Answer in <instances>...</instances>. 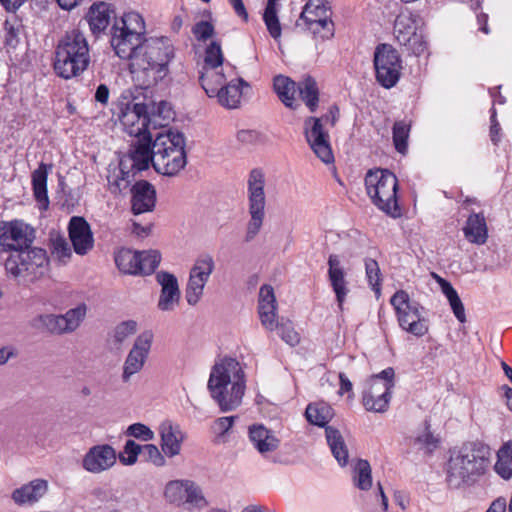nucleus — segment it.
<instances>
[{
  "instance_id": "nucleus-43",
  "label": "nucleus",
  "mask_w": 512,
  "mask_h": 512,
  "mask_svg": "<svg viewBox=\"0 0 512 512\" xmlns=\"http://www.w3.org/2000/svg\"><path fill=\"white\" fill-rule=\"evenodd\" d=\"M139 260V275H151L160 264L161 254L157 250L142 251Z\"/></svg>"
},
{
  "instance_id": "nucleus-29",
  "label": "nucleus",
  "mask_w": 512,
  "mask_h": 512,
  "mask_svg": "<svg viewBox=\"0 0 512 512\" xmlns=\"http://www.w3.org/2000/svg\"><path fill=\"white\" fill-rule=\"evenodd\" d=\"M463 233L469 242L477 245L485 244L488 239V228L484 214L472 212L467 218Z\"/></svg>"
},
{
  "instance_id": "nucleus-5",
  "label": "nucleus",
  "mask_w": 512,
  "mask_h": 512,
  "mask_svg": "<svg viewBox=\"0 0 512 512\" xmlns=\"http://www.w3.org/2000/svg\"><path fill=\"white\" fill-rule=\"evenodd\" d=\"M110 34L111 46L120 59L131 63L139 60L146 38L144 21L138 13L131 12L115 19Z\"/></svg>"
},
{
  "instance_id": "nucleus-22",
  "label": "nucleus",
  "mask_w": 512,
  "mask_h": 512,
  "mask_svg": "<svg viewBox=\"0 0 512 512\" xmlns=\"http://www.w3.org/2000/svg\"><path fill=\"white\" fill-rule=\"evenodd\" d=\"M69 239L78 255H86L94 246V237L90 224L82 216L71 217L68 224Z\"/></svg>"
},
{
  "instance_id": "nucleus-51",
  "label": "nucleus",
  "mask_w": 512,
  "mask_h": 512,
  "mask_svg": "<svg viewBox=\"0 0 512 512\" xmlns=\"http://www.w3.org/2000/svg\"><path fill=\"white\" fill-rule=\"evenodd\" d=\"M40 321L46 327V329L52 334L60 335L64 333H69L67 327L65 326V321L62 314L41 315Z\"/></svg>"
},
{
  "instance_id": "nucleus-37",
  "label": "nucleus",
  "mask_w": 512,
  "mask_h": 512,
  "mask_svg": "<svg viewBox=\"0 0 512 512\" xmlns=\"http://www.w3.org/2000/svg\"><path fill=\"white\" fill-rule=\"evenodd\" d=\"M138 172L139 171L131 168V164L127 162V159L121 158L119 162V175L114 181L108 178L111 192L121 193L123 190L127 189Z\"/></svg>"
},
{
  "instance_id": "nucleus-1",
  "label": "nucleus",
  "mask_w": 512,
  "mask_h": 512,
  "mask_svg": "<svg viewBox=\"0 0 512 512\" xmlns=\"http://www.w3.org/2000/svg\"><path fill=\"white\" fill-rule=\"evenodd\" d=\"M245 383V373L240 363L226 357L212 367L207 387L220 411L229 412L241 404Z\"/></svg>"
},
{
  "instance_id": "nucleus-23",
  "label": "nucleus",
  "mask_w": 512,
  "mask_h": 512,
  "mask_svg": "<svg viewBox=\"0 0 512 512\" xmlns=\"http://www.w3.org/2000/svg\"><path fill=\"white\" fill-rule=\"evenodd\" d=\"M239 85L230 82L225 86L220 88L217 87H209L206 84V77L204 74L199 76V83L201 87L204 89L205 93L209 97H218L219 103L229 109L237 108L240 104L242 98V90L240 85L249 86V84L242 78L238 79Z\"/></svg>"
},
{
  "instance_id": "nucleus-10",
  "label": "nucleus",
  "mask_w": 512,
  "mask_h": 512,
  "mask_svg": "<svg viewBox=\"0 0 512 512\" xmlns=\"http://www.w3.org/2000/svg\"><path fill=\"white\" fill-rule=\"evenodd\" d=\"M331 16V7L327 0H308L296 21V26L308 30L315 38L328 40L335 32Z\"/></svg>"
},
{
  "instance_id": "nucleus-60",
  "label": "nucleus",
  "mask_w": 512,
  "mask_h": 512,
  "mask_svg": "<svg viewBox=\"0 0 512 512\" xmlns=\"http://www.w3.org/2000/svg\"><path fill=\"white\" fill-rule=\"evenodd\" d=\"M236 419H238V416L219 417L213 422L211 429L217 437H223L233 426Z\"/></svg>"
},
{
  "instance_id": "nucleus-40",
  "label": "nucleus",
  "mask_w": 512,
  "mask_h": 512,
  "mask_svg": "<svg viewBox=\"0 0 512 512\" xmlns=\"http://www.w3.org/2000/svg\"><path fill=\"white\" fill-rule=\"evenodd\" d=\"M174 114L169 102L165 100H161L158 103L150 101L151 126H153L154 129H156L157 126H165L166 124L164 122L173 119Z\"/></svg>"
},
{
  "instance_id": "nucleus-28",
  "label": "nucleus",
  "mask_w": 512,
  "mask_h": 512,
  "mask_svg": "<svg viewBox=\"0 0 512 512\" xmlns=\"http://www.w3.org/2000/svg\"><path fill=\"white\" fill-rule=\"evenodd\" d=\"M248 432L250 441L260 454L273 452L279 447L280 440L262 424L251 425Z\"/></svg>"
},
{
  "instance_id": "nucleus-63",
  "label": "nucleus",
  "mask_w": 512,
  "mask_h": 512,
  "mask_svg": "<svg viewBox=\"0 0 512 512\" xmlns=\"http://www.w3.org/2000/svg\"><path fill=\"white\" fill-rule=\"evenodd\" d=\"M434 277L437 280V283L440 285L441 291L446 296L449 303L459 297L457 291L453 288L449 281L438 275H434Z\"/></svg>"
},
{
  "instance_id": "nucleus-53",
  "label": "nucleus",
  "mask_w": 512,
  "mask_h": 512,
  "mask_svg": "<svg viewBox=\"0 0 512 512\" xmlns=\"http://www.w3.org/2000/svg\"><path fill=\"white\" fill-rule=\"evenodd\" d=\"M206 283L189 278L185 289L186 301L189 305L195 306L203 295Z\"/></svg>"
},
{
  "instance_id": "nucleus-56",
  "label": "nucleus",
  "mask_w": 512,
  "mask_h": 512,
  "mask_svg": "<svg viewBox=\"0 0 512 512\" xmlns=\"http://www.w3.org/2000/svg\"><path fill=\"white\" fill-rule=\"evenodd\" d=\"M276 329H278L281 339L290 346H295L300 342V336L295 331L291 321L278 322Z\"/></svg>"
},
{
  "instance_id": "nucleus-24",
  "label": "nucleus",
  "mask_w": 512,
  "mask_h": 512,
  "mask_svg": "<svg viewBox=\"0 0 512 512\" xmlns=\"http://www.w3.org/2000/svg\"><path fill=\"white\" fill-rule=\"evenodd\" d=\"M131 211L134 215L152 212L156 206L155 187L147 180L136 181L130 188Z\"/></svg>"
},
{
  "instance_id": "nucleus-14",
  "label": "nucleus",
  "mask_w": 512,
  "mask_h": 512,
  "mask_svg": "<svg viewBox=\"0 0 512 512\" xmlns=\"http://www.w3.org/2000/svg\"><path fill=\"white\" fill-rule=\"evenodd\" d=\"M165 498L173 504L187 510L203 509L208 506L201 487L189 479L172 480L167 483L164 491Z\"/></svg>"
},
{
  "instance_id": "nucleus-2",
  "label": "nucleus",
  "mask_w": 512,
  "mask_h": 512,
  "mask_svg": "<svg viewBox=\"0 0 512 512\" xmlns=\"http://www.w3.org/2000/svg\"><path fill=\"white\" fill-rule=\"evenodd\" d=\"M489 456V448L478 442L465 443L452 451L446 464L447 486L456 490L474 484L485 473Z\"/></svg>"
},
{
  "instance_id": "nucleus-57",
  "label": "nucleus",
  "mask_w": 512,
  "mask_h": 512,
  "mask_svg": "<svg viewBox=\"0 0 512 512\" xmlns=\"http://www.w3.org/2000/svg\"><path fill=\"white\" fill-rule=\"evenodd\" d=\"M263 20L272 38L281 36V25L277 16V10H264Z\"/></svg>"
},
{
  "instance_id": "nucleus-47",
  "label": "nucleus",
  "mask_w": 512,
  "mask_h": 512,
  "mask_svg": "<svg viewBox=\"0 0 512 512\" xmlns=\"http://www.w3.org/2000/svg\"><path fill=\"white\" fill-rule=\"evenodd\" d=\"M439 444V439L430 431V424L425 421V430L414 439V445L426 453H432Z\"/></svg>"
},
{
  "instance_id": "nucleus-8",
  "label": "nucleus",
  "mask_w": 512,
  "mask_h": 512,
  "mask_svg": "<svg viewBox=\"0 0 512 512\" xmlns=\"http://www.w3.org/2000/svg\"><path fill=\"white\" fill-rule=\"evenodd\" d=\"M365 187L372 203L387 215L400 216L397 201L398 180L388 169L369 170L365 176Z\"/></svg>"
},
{
  "instance_id": "nucleus-26",
  "label": "nucleus",
  "mask_w": 512,
  "mask_h": 512,
  "mask_svg": "<svg viewBox=\"0 0 512 512\" xmlns=\"http://www.w3.org/2000/svg\"><path fill=\"white\" fill-rule=\"evenodd\" d=\"M112 17L115 18L112 5L103 1L93 3L86 15L90 30L95 36L108 27Z\"/></svg>"
},
{
  "instance_id": "nucleus-52",
  "label": "nucleus",
  "mask_w": 512,
  "mask_h": 512,
  "mask_svg": "<svg viewBox=\"0 0 512 512\" xmlns=\"http://www.w3.org/2000/svg\"><path fill=\"white\" fill-rule=\"evenodd\" d=\"M142 452V446L134 440H127L123 452L119 454V460L123 465L131 466L137 462L138 455Z\"/></svg>"
},
{
  "instance_id": "nucleus-33",
  "label": "nucleus",
  "mask_w": 512,
  "mask_h": 512,
  "mask_svg": "<svg viewBox=\"0 0 512 512\" xmlns=\"http://www.w3.org/2000/svg\"><path fill=\"white\" fill-rule=\"evenodd\" d=\"M325 434L331 452L339 465H347L349 457L348 449L340 431L337 428L328 426L325 428Z\"/></svg>"
},
{
  "instance_id": "nucleus-16",
  "label": "nucleus",
  "mask_w": 512,
  "mask_h": 512,
  "mask_svg": "<svg viewBox=\"0 0 512 512\" xmlns=\"http://www.w3.org/2000/svg\"><path fill=\"white\" fill-rule=\"evenodd\" d=\"M36 238L35 229L23 220L0 222V252H16L17 249L29 248Z\"/></svg>"
},
{
  "instance_id": "nucleus-38",
  "label": "nucleus",
  "mask_w": 512,
  "mask_h": 512,
  "mask_svg": "<svg viewBox=\"0 0 512 512\" xmlns=\"http://www.w3.org/2000/svg\"><path fill=\"white\" fill-rule=\"evenodd\" d=\"M417 28L411 16L399 15L394 22V34L400 45H406L414 35Z\"/></svg>"
},
{
  "instance_id": "nucleus-12",
  "label": "nucleus",
  "mask_w": 512,
  "mask_h": 512,
  "mask_svg": "<svg viewBox=\"0 0 512 512\" xmlns=\"http://www.w3.org/2000/svg\"><path fill=\"white\" fill-rule=\"evenodd\" d=\"M394 378L395 371L392 367L373 374L369 378L368 388L363 391L362 395V404L367 411L376 413L387 411L395 386Z\"/></svg>"
},
{
  "instance_id": "nucleus-21",
  "label": "nucleus",
  "mask_w": 512,
  "mask_h": 512,
  "mask_svg": "<svg viewBox=\"0 0 512 512\" xmlns=\"http://www.w3.org/2000/svg\"><path fill=\"white\" fill-rule=\"evenodd\" d=\"M116 459V451L111 445H95L84 455L82 466L90 473H101L114 466Z\"/></svg>"
},
{
  "instance_id": "nucleus-36",
  "label": "nucleus",
  "mask_w": 512,
  "mask_h": 512,
  "mask_svg": "<svg viewBox=\"0 0 512 512\" xmlns=\"http://www.w3.org/2000/svg\"><path fill=\"white\" fill-rule=\"evenodd\" d=\"M305 416L309 423L326 428L333 417V411L326 403H310L306 408Z\"/></svg>"
},
{
  "instance_id": "nucleus-31",
  "label": "nucleus",
  "mask_w": 512,
  "mask_h": 512,
  "mask_svg": "<svg viewBox=\"0 0 512 512\" xmlns=\"http://www.w3.org/2000/svg\"><path fill=\"white\" fill-rule=\"evenodd\" d=\"M52 169L51 164L41 162L37 169L32 172V189L36 201L40 204V209L47 210L49 207V198L47 191L48 172Z\"/></svg>"
},
{
  "instance_id": "nucleus-15",
  "label": "nucleus",
  "mask_w": 512,
  "mask_h": 512,
  "mask_svg": "<svg viewBox=\"0 0 512 512\" xmlns=\"http://www.w3.org/2000/svg\"><path fill=\"white\" fill-rule=\"evenodd\" d=\"M130 96H121L119 101V119L130 135L141 136L143 133H150L151 115L150 102L140 103L129 100Z\"/></svg>"
},
{
  "instance_id": "nucleus-3",
  "label": "nucleus",
  "mask_w": 512,
  "mask_h": 512,
  "mask_svg": "<svg viewBox=\"0 0 512 512\" xmlns=\"http://www.w3.org/2000/svg\"><path fill=\"white\" fill-rule=\"evenodd\" d=\"M90 62V49L84 34L79 29L66 32L55 47V74L65 80L78 77L88 69Z\"/></svg>"
},
{
  "instance_id": "nucleus-17",
  "label": "nucleus",
  "mask_w": 512,
  "mask_h": 512,
  "mask_svg": "<svg viewBox=\"0 0 512 512\" xmlns=\"http://www.w3.org/2000/svg\"><path fill=\"white\" fill-rule=\"evenodd\" d=\"M322 118L307 117L304 120V136L315 155L325 164L334 162L329 134L324 129Z\"/></svg>"
},
{
  "instance_id": "nucleus-41",
  "label": "nucleus",
  "mask_w": 512,
  "mask_h": 512,
  "mask_svg": "<svg viewBox=\"0 0 512 512\" xmlns=\"http://www.w3.org/2000/svg\"><path fill=\"white\" fill-rule=\"evenodd\" d=\"M495 471L503 478L510 479L512 476V441L505 444L498 452V460L495 464Z\"/></svg>"
},
{
  "instance_id": "nucleus-55",
  "label": "nucleus",
  "mask_w": 512,
  "mask_h": 512,
  "mask_svg": "<svg viewBox=\"0 0 512 512\" xmlns=\"http://www.w3.org/2000/svg\"><path fill=\"white\" fill-rule=\"evenodd\" d=\"M366 276L372 289L376 292H380V268L378 262L372 258L365 260Z\"/></svg>"
},
{
  "instance_id": "nucleus-61",
  "label": "nucleus",
  "mask_w": 512,
  "mask_h": 512,
  "mask_svg": "<svg viewBox=\"0 0 512 512\" xmlns=\"http://www.w3.org/2000/svg\"><path fill=\"white\" fill-rule=\"evenodd\" d=\"M143 455L146 457L147 461H151L154 465L161 467L164 466L166 460L158 447L154 444H145L142 446Z\"/></svg>"
},
{
  "instance_id": "nucleus-46",
  "label": "nucleus",
  "mask_w": 512,
  "mask_h": 512,
  "mask_svg": "<svg viewBox=\"0 0 512 512\" xmlns=\"http://www.w3.org/2000/svg\"><path fill=\"white\" fill-rule=\"evenodd\" d=\"M258 314L261 324L270 331L278 326L277 321V304H258Z\"/></svg>"
},
{
  "instance_id": "nucleus-18",
  "label": "nucleus",
  "mask_w": 512,
  "mask_h": 512,
  "mask_svg": "<svg viewBox=\"0 0 512 512\" xmlns=\"http://www.w3.org/2000/svg\"><path fill=\"white\" fill-rule=\"evenodd\" d=\"M153 338L154 335L150 330H146L136 337L123 364L121 378L124 383L129 382L133 375L143 369L151 350Z\"/></svg>"
},
{
  "instance_id": "nucleus-58",
  "label": "nucleus",
  "mask_w": 512,
  "mask_h": 512,
  "mask_svg": "<svg viewBox=\"0 0 512 512\" xmlns=\"http://www.w3.org/2000/svg\"><path fill=\"white\" fill-rule=\"evenodd\" d=\"M192 33L199 42H205L215 34L214 26L209 21H199L192 27Z\"/></svg>"
},
{
  "instance_id": "nucleus-25",
  "label": "nucleus",
  "mask_w": 512,
  "mask_h": 512,
  "mask_svg": "<svg viewBox=\"0 0 512 512\" xmlns=\"http://www.w3.org/2000/svg\"><path fill=\"white\" fill-rule=\"evenodd\" d=\"M328 278L339 308L342 310L343 303L349 293L348 282L345 279V272L338 255L331 254L328 258Z\"/></svg>"
},
{
  "instance_id": "nucleus-32",
  "label": "nucleus",
  "mask_w": 512,
  "mask_h": 512,
  "mask_svg": "<svg viewBox=\"0 0 512 512\" xmlns=\"http://www.w3.org/2000/svg\"><path fill=\"white\" fill-rule=\"evenodd\" d=\"M296 83L289 77L277 75L273 79V88L281 102L290 109H297L299 104L295 103Z\"/></svg>"
},
{
  "instance_id": "nucleus-19",
  "label": "nucleus",
  "mask_w": 512,
  "mask_h": 512,
  "mask_svg": "<svg viewBox=\"0 0 512 512\" xmlns=\"http://www.w3.org/2000/svg\"><path fill=\"white\" fill-rule=\"evenodd\" d=\"M136 137L137 141L130 146L128 153L122 159H127L132 169L144 171L150 164L153 166V161L156 159L154 140L151 133H143Z\"/></svg>"
},
{
  "instance_id": "nucleus-4",
  "label": "nucleus",
  "mask_w": 512,
  "mask_h": 512,
  "mask_svg": "<svg viewBox=\"0 0 512 512\" xmlns=\"http://www.w3.org/2000/svg\"><path fill=\"white\" fill-rule=\"evenodd\" d=\"M174 56V47L167 37L146 39L139 60L130 63V70L142 72L147 86L156 85L169 74V63Z\"/></svg>"
},
{
  "instance_id": "nucleus-64",
  "label": "nucleus",
  "mask_w": 512,
  "mask_h": 512,
  "mask_svg": "<svg viewBox=\"0 0 512 512\" xmlns=\"http://www.w3.org/2000/svg\"><path fill=\"white\" fill-rule=\"evenodd\" d=\"M258 304H277L274 289L271 285L265 284L261 286Z\"/></svg>"
},
{
  "instance_id": "nucleus-49",
  "label": "nucleus",
  "mask_w": 512,
  "mask_h": 512,
  "mask_svg": "<svg viewBox=\"0 0 512 512\" xmlns=\"http://www.w3.org/2000/svg\"><path fill=\"white\" fill-rule=\"evenodd\" d=\"M137 322L135 320H126L120 322L113 330V342L120 346L131 335L137 331Z\"/></svg>"
},
{
  "instance_id": "nucleus-6",
  "label": "nucleus",
  "mask_w": 512,
  "mask_h": 512,
  "mask_svg": "<svg viewBox=\"0 0 512 512\" xmlns=\"http://www.w3.org/2000/svg\"><path fill=\"white\" fill-rule=\"evenodd\" d=\"M185 146V136L182 132L170 128L158 133L154 139V170L164 176H176L187 164Z\"/></svg>"
},
{
  "instance_id": "nucleus-7",
  "label": "nucleus",
  "mask_w": 512,
  "mask_h": 512,
  "mask_svg": "<svg viewBox=\"0 0 512 512\" xmlns=\"http://www.w3.org/2000/svg\"><path fill=\"white\" fill-rule=\"evenodd\" d=\"M48 264L46 250L31 245L9 254L4 266L9 277L19 285L28 287L44 276Z\"/></svg>"
},
{
  "instance_id": "nucleus-27",
  "label": "nucleus",
  "mask_w": 512,
  "mask_h": 512,
  "mask_svg": "<svg viewBox=\"0 0 512 512\" xmlns=\"http://www.w3.org/2000/svg\"><path fill=\"white\" fill-rule=\"evenodd\" d=\"M161 437V449L168 457H174L180 453L184 436L178 425L170 421L163 422L159 427Z\"/></svg>"
},
{
  "instance_id": "nucleus-45",
  "label": "nucleus",
  "mask_w": 512,
  "mask_h": 512,
  "mask_svg": "<svg viewBox=\"0 0 512 512\" xmlns=\"http://www.w3.org/2000/svg\"><path fill=\"white\" fill-rule=\"evenodd\" d=\"M224 56L219 41H212L205 49L204 69H215L223 64Z\"/></svg>"
},
{
  "instance_id": "nucleus-48",
  "label": "nucleus",
  "mask_w": 512,
  "mask_h": 512,
  "mask_svg": "<svg viewBox=\"0 0 512 512\" xmlns=\"http://www.w3.org/2000/svg\"><path fill=\"white\" fill-rule=\"evenodd\" d=\"M21 28V21L16 16H13L12 18L5 20V45L13 48L18 45Z\"/></svg>"
},
{
  "instance_id": "nucleus-50",
  "label": "nucleus",
  "mask_w": 512,
  "mask_h": 512,
  "mask_svg": "<svg viewBox=\"0 0 512 512\" xmlns=\"http://www.w3.org/2000/svg\"><path fill=\"white\" fill-rule=\"evenodd\" d=\"M87 307L84 303L79 304L77 307L69 309L65 314H62L69 333L75 331L86 315Z\"/></svg>"
},
{
  "instance_id": "nucleus-62",
  "label": "nucleus",
  "mask_w": 512,
  "mask_h": 512,
  "mask_svg": "<svg viewBox=\"0 0 512 512\" xmlns=\"http://www.w3.org/2000/svg\"><path fill=\"white\" fill-rule=\"evenodd\" d=\"M405 46H407L413 54L420 55L426 50L427 43L423 39L422 35L415 32L414 35L410 38V41L407 42Z\"/></svg>"
},
{
  "instance_id": "nucleus-54",
  "label": "nucleus",
  "mask_w": 512,
  "mask_h": 512,
  "mask_svg": "<svg viewBox=\"0 0 512 512\" xmlns=\"http://www.w3.org/2000/svg\"><path fill=\"white\" fill-rule=\"evenodd\" d=\"M52 254L56 255L63 264H66L71 258L72 251L64 237L58 236L52 240Z\"/></svg>"
},
{
  "instance_id": "nucleus-39",
  "label": "nucleus",
  "mask_w": 512,
  "mask_h": 512,
  "mask_svg": "<svg viewBox=\"0 0 512 512\" xmlns=\"http://www.w3.org/2000/svg\"><path fill=\"white\" fill-rule=\"evenodd\" d=\"M214 268L215 263L211 255H200L190 270L189 278L207 283Z\"/></svg>"
},
{
  "instance_id": "nucleus-11",
  "label": "nucleus",
  "mask_w": 512,
  "mask_h": 512,
  "mask_svg": "<svg viewBox=\"0 0 512 512\" xmlns=\"http://www.w3.org/2000/svg\"><path fill=\"white\" fill-rule=\"evenodd\" d=\"M390 303L396 311L399 326L403 330L416 337H422L428 332V320L421 313L423 306L417 301H411L406 291L395 292Z\"/></svg>"
},
{
  "instance_id": "nucleus-35",
  "label": "nucleus",
  "mask_w": 512,
  "mask_h": 512,
  "mask_svg": "<svg viewBox=\"0 0 512 512\" xmlns=\"http://www.w3.org/2000/svg\"><path fill=\"white\" fill-rule=\"evenodd\" d=\"M115 264L124 274L139 275V252L122 248L115 254Z\"/></svg>"
},
{
  "instance_id": "nucleus-13",
  "label": "nucleus",
  "mask_w": 512,
  "mask_h": 512,
  "mask_svg": "<svg viewBox=\"0 0 512 512\" xmlns=\"http://www.w3.org/2000/svg\"><path fill=\"white\" fill-rule=\"evenodd\" d=\"M376 81L384 88L394 87L401 76L402 59L398 51L387 43L375 47L373 55Z\"/></svg>"
},
{
  "instance_id": "nucleus-30",
  "label": "nucleus",
  "mask_w": 512,
  "mask_h": 512,
  "mask_svg": "<svg viewBox=\"0 0 512 512\" xmlns=\"http://www.w3.org/2000/svg\"><path fill=\"white\" fill-rule=\"evenodd\" d=\"M48 490V483L44 479H35L22 485L12 493L13 501L18 505L37 502Z\"/></svg>"
},
{
  "instance_id": "nucleus-9",
  "label": "nucleus",
  "mask_w": 512,
  "mask_h": 512,
  "mask_svg": "<svg viewBox=\"0 0 512 512\" xmlns=\"http://www.w3.org/2000/svg\"><path fill=\"white\" fill-rule=\"evenodd\" d=\"M265 175L261 169H252L247 181L248 211L245 241H252L261 230L265 217L266 197L264 192Z\"/></svg>"
},
{
  "instance_id": "nucleus-44",
  "label": "nucleus",
  "mask_w": 512,
  "mask_h": 512,
  "mask_svg": "<svg viewBox=\"0 0 512 512\" xmlns=\"http://www.w3.org/2000/svg\"><path fill=\"white\" fill-rule=\"evenodd\" d=\"M409 131V125H407L404 121H397L393 125V143L397 152L401 154H405L407 151Z\"/></svg>"
},
{
  "instance_id": "nucleus-20",
  "label": "nucleus",
  "mask_w": 512,
  "mask_h": 512,
  "mask_svg": "<svg viewBox=\"0 0 512 512\" xmlns=\"http://www.w3.org/2000/svg\"><path fill=\"white\" fill-rule=\"evenodd\" d=\"M156 281L161 286L157 308L163 312L174 311L181 300L176 276L167 271H159L156 273Z\"/></svg>"
},
{
  "instance_id": "nucleus-34",
  "label": "nucleus",
  "mask_w": 512,
  "mask_h": 512,
  "mask_svg": "<svg viewBox=\"0 0 512 512\" xmlns=\"http://www.w3.org/2000/svg\"><path fill=\"white\" fill-rule=\"evenodd\" d=\"M299 96L308 107L309 111L314 113L319 104V88L316 80L311 76H306L298 83Z\"/></svg>"
},
{
  "instance_id": "nucleus-42",
  "label": "nucleus",
  "mask_w": 512,
  "mask_h": 512,
  "mask_svg": "<svg viewBox=\"0 0 512 512\" xmlns=\"http://www.w3.org/2000/svg\"><path fill=\"white\" fill-rule=\"evenodd\" d=\"M354 484L360 490H368L372 486L371 466L367 460L359 459L354 469Z\"/></svg>"
},
{
  "instance_id": "nucleus-59",
  "label": "nucleus",
  "mask_w": 512,
  "mask_h": 512,
  "mask_svg": "<svg viewBox=\"0 0 512 512\" xmlns=\"http://www.w3.org/2000/svg\"><path fill=\"white\" fill-rule=\"evenodd\" d=\"M126 434L142 441H150L154 439V432L142 423L131 424L127 428Z\"/></svg>"
}]
</instances>
